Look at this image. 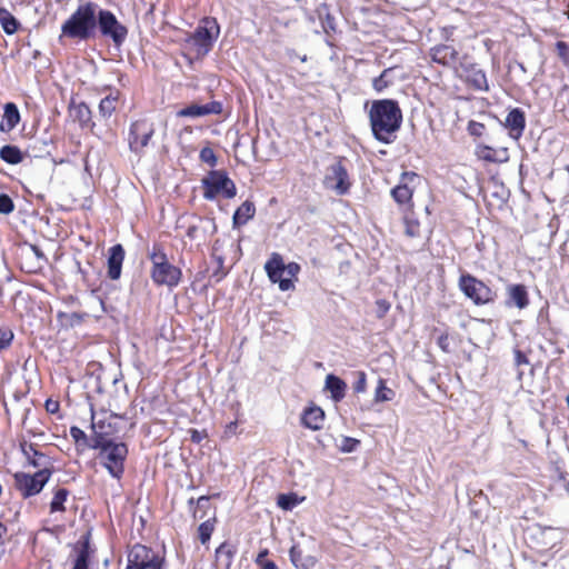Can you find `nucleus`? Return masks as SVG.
Returning a JSON list of instances; mask_svg holds the SVG:
<instances>
[{
	"label": "nucleus",
	"instance_id": "nucleus-11",
	"mask_svg": "<svg viewBox=\"0 0 569 569\" xmlns=\"http://www.w3.org/2000/svg\"><path fill=\"white\" fill-rule=\"evenodd\" d=\"M323 184L327 189L336 191L337 194H346L349 191L351 183L348 171L340 161L327 168Z\"/></svg>",
	"mask_w": 569,
	"mask_h": 569
},
{
	"label": "nucleus",
	"instance_id": "nucleus-51",
	"mask_svg": "<svg viewBox=\"0 0 569 569\" xmlns=\"http://www.w3.org/2000/svg\"><path fill=\"white\" fill-rule=\"evenodd\" d=\"M390 309V303L385 300L380 299L376 302V316L377 318L381 319L383 318Z\"/></svg>",
	"mask_w": 569,
	"mask_h": 569
},
{
	"label": "nucleus",
	"instance_id": "nucleus-2",
	"mask_svg": "<svg viewBox=\"0 0 569 569\" xmlns=\"http://www.w3.org/2000/svg\"><path fill=\"white\" fill-rule=\"evenodd\" d=\"M102 428L100 427V429ZM88 447L99 450V463L108 470L112 478L119 480L123 476L128 447L124 442L114 441L111 431L98 430L97 436L90 437Z\"/></svg>",
	"mask_w": 569,
	"mask_h": 569
},
{
	"label": "nucleus",
	"instance_id": "nucleus-48",
	"mask_svg": "<svg viewBox=\"0 0 569 569\" xmlns=\"http://www.w3.org/2000/svg\"><path fill=\"white\" fill-rule=\"evenodd\" d=\"M13 339V333L8 328H0V350L7 348Z\"/></svg>",
	"mask_w": 569,
	"mask_h": 569
},
{
	"label": "nucleus",
	"instance_id": "nucleus-45",
	"mask_svg": "<svg viewBox=\"0 0 569 569\" xmlns=\"http://www.w3.org/2000/svg\"><path fill=\"white\" fill-rule=\"evenodd\" d=\"M359 440L350 437H343L341 440V445L339 446L340 450L343 452H352L356 450L359 445Z\"/></svg>",
	"mask_w": 569,
	"mask_h": 569
},
{
	"label": "nucleus",
	"instance_id": "nucleus-19",
	"mask_svg": "<svg viewBox=\"0 0 569 569\" xmlns=\"http://www.w3.org/2000/svg\"><path fill=\"white\" fill-rule=\"evenodd\" d=\"M124 259V250L121 244L110 248L108 257V276L112 280L120 278L122 262Z\"/></svg>",
	"mask_w": 569,
	"mask_h": 569
},
{
	"label": "nucleus",
	"instance_id": "nucleus-47",
	"mask_svg": "<svg viewBox=\"0 0 569 569\" xmlns=\"http://www.w3.org/2000/svg\"><path fill=\"white\" fill-rule=\"evenodd\" d=\"M357 380L353 383V390L357 393L365 392L367 388V379L366 373L363 371H357L356 372Z\"/></svg>",
	"mask_w": 569,
	"mask_h": 569
},
{
	"label": "nucleus",
	"instance_id": "nucleus-17",
	"mask_svg": "<svg viewBox=\"0 0 569 569\" xmlns=\"http://www.w3.org/2000/svg\"><path fill=\"white\" fill-rule=\"evenodd\" d=\"M431 58L437 63L456 68L459 61V52L450 44H441L431 50Z\"/></svg>",
	"mask_w": 569,
	"mask_h": 569
},
{
	"label": "nucleus",
	"instance_id": "nucleus-34",
	"mask_svg": "<svg viewBox=\"0 0 569 569\" xmlns=\"http://www.w3.org/2000/svg\"><path fill=\"white\" fill-rule=\"evenodd\" d=\"M395 391L386 386L383 379H379L375 391V401L386 402L392 400Z\"/></svg>",
	"mask_w": 569,
	"mask_h": 569
},
{
	"label": "nucleus",
	"instance_id": "nucleus-41",
	"mask_svg": "<svg viewBox=\"0 0 569 569\" xmlns=\"http://www.w3.org/2000/svg\"><path fill=\"white\" fill-rule=\"evenodd\" d=\"M198 531L200 541L206 543L210 539L213 531V523L210 520H207L199 526Z\"/></svg>",
	"mask_w": 569,
	"mask_h": 569
},
{
	"label": "nucleus",
	"instance_id": "nucleus-42",
	"mask_svg": "<svg viewBox=\"0 0 569 569\" xmlns=\"http://www.w3.org/2000/svg\"><path fill=\"white\" fill-rule=\"evenodd\" d=\"M268 550L261 551L256 559L258 566L261 569H278L277 565L273 561L267 559Z\"/></svg>",
	"mask_w": 569,
	"mask_h": 569
},
{
	"label": "nucleus",
	"instance_id": "nucleus-6",
	"mask_svg": "<svg viewBox=\"0 0 569 569\" xmlns=\"http://www.w3.org/2000/svg\"><path fill=\"white\" fill-rule=\"evenodd\" d=\"M220 33V28L214 18L207 17L203 18L190 38L192 44L197 48L196 51L198 54H207L214 41L217 40Z\"/></svg>",
	"mask_w": 569,
	"mask_h": 569
},
{
	"label": "nucleus",
	"instance_id": "nucleus-12",
	"mask_svg": "<svg viewBox=\"0 0 569 569\" xmlns=\"http://www.w3.org/2000/svg\"><path fill=\"white\" fill-rule=\"evenodd\" d=\"M264 270L272 283H278L281 291H289L295 288L290 278H284V261L278 252L271 253L264 264Z\"/></svg>",
	"mask_w": 569,
	"mask_h": 569
},
{
	"label": "nucleus",
	"instance_id": "nucleus-54",
	"mask_svg": "<svg viewBox=\"0 0 569 569\" xmlns=\"http://www.w3.org/2000/svg\"><path fill=\"white\" fill-rule=\"evenodd\" d=\"M483 128L485 127H483L482 123H479V122H476V121H471L469 123V131L473 136H480L482 133Z\"/></svg>",
	"mask_w": 569,
	"mask_h": 569
},
{
	"label": "nucleus",
	"instance_id": "nucleus-9",
	"mask_svg": "<svg viewBox=\"0 0 569 569\" xmlns=\"http://www.w3.org/2000/svg\"><path fill=\"white\" fill-rule=\"evenodd\" d=\"M162 561L152 549L134 545L128 555L127 569H162Z\"/></svg>",
	"mask_w": 569,
	"mask_h": 569
},
{
	"label": "nucleus",
	"instance_id": "nucleus-7",
	"mask_svg": "<svg viewBox=\"0 0 569 569\" xmlns=\"http://www.w3.org/2000/svg\"><path fill=\"white\" fill-rule=\"evenodd\" d=\"M204 192L203 197L213 200L218 194H223L231 199L236 196L237 189L233 181L223 171H211L208 177L202 180Z\"/></svg>",
	"mask_w": 569,
	"mask_h": 569
},
{
	"label": "nucleus",
	"instance_id": "nucleus-59",
	"mask_svg": "<svg viewBox=\"0 0 569 569\" xmlns=\"http://www.w3.org/2000/svg\"><path fill=\"white\" fill-rule=\"evenodd\" d=\"M69 318L71 325L80 323L82 320V316L76 312L71 313Z\"/></svg>",
	"mask_w": 569,
	"mask_h": 569
},
{
	"label": "nucleus",
	"instance_id": "nucleus-16",
	"mask_svg": "<svg viewBox=\"0 0 569 569\" xmlns=\"http://www.w3.org/2000/svg\"><path fill=\"white\" fill-rule=\"evenodd\" d=\"M222 111L220 102L212 101L206 104H190L177 112L178 117L181 118H199L208 114H219Z\"/></svg>",
	"mask_w": 569,
	"mask_h": 569
},
{
	"label": "nucleus",
	"instance_id": "nucleus-28",
	"mask_svg": "<svg viewBox=\"0 0 569 569\" xmlns=\"http://www.w3.org/2000/svg\"><path fill=\"white\" fill-rule=\"evenodd\" d=\"M0 158L9 164H18L23 161L21 150L11 144H6L0 149Z\"/></svg>",
	"mask_w": 569,
	"mask_h": 569
},
{
	"label": "nucleus",
	"instance_id": "nucleus-39",
	"mask_svg": "<svg viewBox=\"0 0 569 569\" xmlns=\"http://www.w3.org/2000/svg\"><path fill=\"white\" fill-rule=\"evenodd\" d=\"M20 266L21 269L27 273H37L39 270L43 268L42 263H40L39 260H27V258L22 257V254L20 256Z\"/></svg>",
	"mask_w": 569,
	"mask_h": 569
},
{
	"label": "nucleus",
	"instance_id": "nucleus-18",
	"mask_svg": "<svg viewBox=\"0 0 569 569\" xmlns=\"http://www.w3.org/2000/svg\"><path fill=\"white\" fill-rule=\"evenodd\" d=\"M505 126L509 130L511 138L516 140L519 139L522 136L526 126L523 111H521L519 108L512 109L505 120Z\"/></svg>",
	"mask_w": 569,
	"mask_h": 569
},
{
	"label": "nucleus",
	"instance_id": "nucleus-21",
	"mask_svg": "<svg viewBox=\"0 0 569 569\" xmlns=\"http://www.w3.org/2000/svg\"><path fill=\"white\" fill-rule=\"evenodd\" d=\"M290 560L297 569H312L316 565V558L298 546L293 545L289 551Z\"/></svg>",
	"mask_w": 569,
	"mask_h": 569
},
{
	"label": "nucleus",
	"instance_id": "nucleus-24",
	"mask_svg": "<svg viewBox=\"0 0 569 569\" xmlns=\"http://www.w3.org/2000/svg\"><path fill=\"white\" fill-rule=\"evenodd\" d=\"M466 80L477 90L487 91L489 89L485 71L476 67L467 70Z\"/></svg>",
	"mask_w": 569,
	"mask_h": 569
},
{
	"label": "nucleus",
	"instance_id": "nucleus-33",
	"mask_svg": "<svg viewBox=\"0 0 569 569\" xmlns=\"http://www.w3.org/2000/svg\"><path fill=\"white\" fill-rule=\"evenodd\" d=\"M391 196L399 204L409 202L412 198V190L407 184H398L391 190Z\"/></svg>",
	"mask_w": 569,
	"mask_h": 569
},
{
	"label": "nucleus",
	"instance_id": "nucleus-32",
	"mask_svg": "<svg viewBox=\"0 0 569 569\" xmlns=\"http://www.w3.org/2000/svg\"><path fill=\"white\" fill-rule=\"evenodd\" d=\"M501 153H503V158L498 156V152L487 146L479 147L477 150V154L480 159L488 161V162H502L507 160L506 150H503Z\"/></svg>",
	"mask_w": 569,
	"mask_h": 569
},
{
	"label": "nucleus",
	"instance_id": "nucleus-20",
	"mask_svg": "<svg viewBox=\"0 0 569 569\" xmlns=\"http://www.w3.org/2000/svg\"><path fill=\"white\" fill-rule=\"evenodd\" d=\"M20 121V112L13 102L4 104L2 120L0 122V131L8 133L12 131Z\"/></svg>",
	"mask_w": 569,
	"mask_h": 569
},
{
	"label": "nucleus",
	"instance_id": "nucleus-10",
	"mask_svg": "<svg viewBox=\"0 0 569 569\" xmlns=\"http://www.w3.org/2000/svg\"><path fill=\"white\" fill-rule=\"evenodd\" d=\"M51 475V470H39L33 475L18 472L14 476L16 487L24 498L38 495Z\"/></svg>",
	"mask_w": 569,
	"mask_h": 569
},
{
	"label": "nucleus",
	"instance_id": "nucleus-27",
	"mask_svg": "<svg viewBox=\"0 0 569 569\" xmlns=\"http://www.w3.org/2000/svg\"><path fill=\"white\" fill-rule=\"evenodd\" d=\"M70 116L74 121H78L83 127L91 120V110L83 102L78 104L72 103L70 106Z\"/></svg>",
	"mask_w": 569,
	"mask_h": 569
},
{
	"label": "nucleus",
	"instance_id": "nucleus-3",
	"mask_svg": "<svg viewBox=\"0 0 569 569\" xmlns=\"http://www.w3.org/2000/svg\"><path fill=\"white\" fill-rule=\"evenodd\" d=\"M97 9L98 4L93 2H87L86 4L79 6L70 18L62 24V34L80 40L91 38L97 29Z\"/></svg>",
	"mask_w": 569,
	"mask_h": 569
},
{
	"label": "nucleus",
	"instance_id": "nucleus-1",
	"mask_svg": "<svg viewBox=\"0 0 569 569\" xmlns=\"http://www.w3.org/2000/svg\"><path fill=\"white\" fill-rule=\"evenodd\" d=\"M373 137L383 143H391L402 123V111L391 99L375 100L368 112Z\"/></svg>",
	"mask_w": 569,
	"mask_h": 569
},
{
	"label": "nucleus",
	"instance_id": "nucleus-50",
	"mask_svg": "<svg viewBox=\"0 0 569 569\" xmlns=\"http://www.w3.org/2000/svg\"><path fill=\"white\" fill-rule=\"evenodd\" d=\"M100 427H103L101 429V431H111L112 432V436L114 435L116 432V429L112 427L111 422H106V421H92V436H97L98 433V430H100Z\"/></svg>",
	"mask_w": 569,
	"mask_h": 569
},
{
	"label": "nucleus",
	"instance_id": "nucleus-43",
	"mask_svg": "<svg viewBox=\"0 0 569 569\" xmlns=\"http://www.w3.org/2000/svg\"><path fill=\"white\" fill-rule=\"evenodd\" d=\"M14 209V204L12 199L4 193L0 194V213L8 214L12 212Z\"/></svg>",
	"mask_w": 569,
	"mask_h": 569
},
{
	"label": "nucleus",
	"instance_id": "nucleus-44",
	"mask_svg": "<svg viewBox=\"0 0 569 569\" xmlns=\"http://www.w3.org/2000/svg\"><path fill=\"white\" fill-rule=\"evenodd\" d=\"M200 159L210 167H214L217 163V157L211 148H203L200 151Z\"/></svg>",
	"mask_w": 569,
	"mask_h": 569
},
{
	"label": "nucleus",
	"instance_id": "nucleus-40",
	"mask_svg": "<svg viewBox=\"0 0 569 569\" xmlns=\"http://www.w3.org/2000/svg\"><path fill=\"white\" fill-rule=\"evenodd\" d=\"M299 503L297 495H280L278 506L284 510H291Z\"/></svg>",
	"mask_w": 569,
	"mask_h": 569
},
{
	"label": "nucleus",
	"instance_id": "nucleus-56",
	"mask_svg": "<svg viewBox=\"0 0 569 569\" xmlns=\"http://www.w3.org/2000/svg\"><path fill=\"white\" fill-rule=\"evenodd\" d=\"M58 408H59V405H58L57 401L48 400L46 402V409H47L48 412L53 413V412H56L58 410Z\"/></svg>",
	"mask_w": 569,
	"mask_h": 569
},
{
	"label": "nucleus",
	"instance_id": "nucleus-53",
	"mask_svg": "<svg viewBox=\"0 0 569 569\" xmlns=\"http://www.w3.org/2000/svg\"><path fill=\"white\" fill-rule=\"evenodd\" d=\"M528 358L520 351L515 350V365L520 368L522 365H528Z\"/></svg>",
	"mask_w": 569,
	"mask_h": 569
},
{
	"label": "nucleus",
	"instance_id": "nucleus-23",
	"mask_svg": "<svg viewBox=\"0 0 569 569\" xmlns=\"http://www.w3.org/2000/svg\"><path fill=\"white\" fill-rule=\"evenodd\" d=\"M346 382L335 375H328L326 377V389L331 392V397L335 401H340L346 393Z\"/></svg>",
	"mask_w": 569,
	"mask_h": 569
},
{
	"label": "nucleus",
	"instance_id": "nucleus-55",
	"mask_svg": "<svg viewBox=\"0 0 569 569\" xmlns=\"http://www.w3.org/2000/svg\"><path fill=\"white\" fill-rule=\"evenodd\" d=\"M438 346H439L443 351H447V350H448V336H447V335H441V336L438 338Z\"/></svg>",
	"mask_w": 569,
	"mask_h": 569
},
{
	"label": "nucleus",
	"instance_id": "nucleus-58",
	"mask_svg": "<svg viewBox=\"0 0 569 569\" xmlns=\"http://www.w3.org/2000/svg\"><path fill=\"white\" fill-rule=\"evenodd\" d=\"M557 49H558L560 56H565L568 51V46L565 42L559 41L557 43Z\"/></svg>",
	"mask_w": 569,
	"mask_h": 569
},
{
	"label": "nucleus",
	"instance_id": "nucleus-5",
	"mask_svg": "<svg viewBox=\"0 0 569 569\" xmlns=\"http://www.w3.org/2000/svg\"><path fill=\"white\" fill-rule=\"evenodd\" d=\"M458 287L476 306L493 303L498 296L497 291L470 273L460 276Z\"/></svg>",
	"mask_w": 569,
	"mask_h": 569
},
{
	"label": "nucleus",
	"instance_id": "nucleus-62",
	"mask_svg": "<svg viewBox=\"0 0 569 569\" xmlns=\"http://www.w3.org/2000/svg\"><path fill=\"white\" fill-rule=\"evenodd\" d=\"M523 372L521 370L518 371V379L520 380L521 377H522Z\"/></svg>",
	"mask_w": 569,
	"mask_h": 569
},
{
	"label": "nucleus",
	"instance_id": "nucleus-61",
	"mask_svg": "<svg viewBox=\"0 0 569 569\" xmlns=\"http://www.w3.org/2000/svg\"><path fill=\"white\" fill-rule=\"evenodd\" d=\"M192 440L198 441V442L200 441V436H199L198 431H196V430L193 431Z\"/></svg>",
	"mask_w": 569,
	"mask_h": 569
},
{
	"label": "nucleus",
	"instance_id": "nucleus-64",
	"mask_svg": "<svg viewBox=\"0 0 569 569\" xmlns=\"http://www.w3.org/2000/svg\"><path fill=\"white\" fill-rule=\"evenodd\" d=\"M565 169L569 173V164H567Z\"/></svg>",
	"mask_w": 569,
	"mask_h": 569
},
{
	"label": "nucleus",
	"instance_id": "nucleus-31",
	"mask_svg": "<svg viewBox=\"0 0 569 569\" xmlns=\"http://www.w3.org/2000/svg\"><path fill=\"white\" fill-rule=\"evenodd\" d=\"M396 68H387L385 69L381 74L373 79L372 87L376 91L381 92L393 83V77L392 73L395 72Z\"/></svg>",
	"mask_w": 569,
	"mask_h": 569
},
{
	"label": "nucleus",
	"instance_id": "nucleus-13",
	"mask_svg": "<svg viewBox=\"0 0 569 569\" xmlns=\"http://www.w3.org/2000/svg\"><path fill=\"white\" fill-rule=\"evenodd\" d=\"M154 132L153 124L146 119L138 120L131 124L129 133V146L134 152H140L148 146Z\"/></svg>",
	"mask_w": 569,
	"mask_h": 569
},
{
	"label": "nucleus",
	"instance_id": "nucleus-4",
	"mask_svg": "<svg viewBox=\"0 0 569 569\" xmlns=\"http://www.w3.org/2000/svg\"><path fill=\"white\" fill-rule=\"evenodd\" d=\"M152 263L150 271L151 279L158 286L176 287L181 279V270L169 262L162 247L154 243L148 252Z\"/></svg>",
	"mask_w": 569,
	"mask_h": 569
},
{
	"label": "nucleus",
	"instance_id": "nucleus-26",
	"mask_svg": "<svg viewBox=\"0 0 569 569\" xmlns=\"http://www.w3.org/2000/svg\"><path fill=\"white\" fill-rule=\"evenodd\" d=\"M233 548L227 542L221 543L216 550V565L219 568L229 569L232 563Z\"/></svg>",
	"mask_w": 569,
	"mask_h": 569
},
{
	"label": "nucleus",
	"instance_id": "nucleus-38",
	"mask_svg": "<svg viewBox=\"0 0 569 569\" xmlns=\"http://www.w3.org/2000/svg\"><path fill=\"white\" fill-rule=\"evenodd\" d=\"M89 543L84 542L74 560L72 569H88Z\"/></svg>",
	"mask_w": 569,
	"mask_h": 569
},
{
	"label": "nucleus",
	"instance_id": "nucleus-15",
	"mask_svg": "<svg viewBox=\"0 0 569 569\" xmlns=\"http://www.w3.org/2000/svg\"><path fill=\"white\" fill-rule=\"evenodd\" d=\"M529 295L525 284L511 283L506 287V307H516L522 310L529 306Z\"/></svg>",
	"mask_w": 569,
	"mask_h": 569
},
{
	"label": "nucleus",
	"instance_id": "nucleus-25",
	"mask_svg": "<svg viewBox=\"0 0 569 569\" xmlns=\"http://www.w3.org/2000/svg\"><path fill=\"white\" fill-rule=\"evenodd\" d=\"M256 212L254 204L250 201H244L234 212L232 221L233 227L246 224Z\"/></svg>",
	"mask_w": 569,
	"mask_h": 569
},
{
	"label": "nucleus",
	"instance_id": "nucleus-57",
	"mask_svg": "<svg viewBox=\"0 0 569 569\" xmlns=\"http://www.w3.org/2000/svg\"><path fill=\"white\" fill-rule=\"evenodd\" d=\"M209 498L208 497H200L198 500H197V509H204L209 506Z\"/></svg>",
	"mask_w": 569,
	"mask_h": 569
},
{
	"label": "nucleus",
	"instance_id": "nucleus-60",
	"mask_svg": "<svg viewBox=\"0 0 569 569\" xmlns=\"http://www.w3.org/2000/svg\"><path fill=\"white\" fill-rule=\"evenodd\" d=\"M7 533V528L0 522V545H3V538Z\"/></svg>",
	"mask_w": 569,
	"mask_h": 569
},
{
	"label": "nucleus",
	"instance_id": "nucleus-49",
	"mask_svg": "<svg viewBox=\"0 0 569 569\" xmlns=\"http://www.w3.org/2000/svg\"><path fill=\"white\" fill-rule=\"evenodd\" d=\"M70 435L77 443H79L80 441H83V443L86 446H88V443L90 442V438H88V436L84 433V431L78 427H71Z\"/></svg>",
	"mask_w": 569,
	"mask_h": 569
},
{
	"label": "nucleus",
	"instance_id": "nucleus-8",
	"mask_svg": "<svg viewBox=\"0 0 569 569\" xmlns=\"http://www.w3.org/2000/svg\"><path fill=\"white\" fill-rule=\"evenodd\" d=\"M97 26L103 36L112 39L116 46H120L124 42L128 29L117 20L111 11L98 8Z\"/></svg>",
	"mask_w": 569,
	"mask_h": 569
},
{
	"label": "nucleus",
	"instance_id": "nucleus-14",
	"mask_svg": "<svg viewBox=\"0 0 569 569\" xmlns=\"http://www.w3.org/2000/svg\"><path fill=\"white\" fill-rule=\"evenodd\" d=\"M20 448L30 466L39 468V470H53L51 458L47 453L39 451L34 443L22 441Z\"/></svg>",
	"mask_w": 569,
	"mask_h": 569
},
{
	"label": "nucleus",
	"instance_id": "nucleus-30",
	"mask_svg": "<svg viewBox=\"0 0 569 569\" xmlns=\"http://www.w3.org/2000/svg\"><path fill=\"white\" fill-rule=\"evenodd\" d=\"M118 94L110 93L99 103V113L102 118L108 119L112 116L117 108Z\"/></svg>",
	"mask_w": 569,
	"mask_h": 569
},
{
	"label": "nucleus",
	"instance_id": "nucleus-52",
	"mask_svg": "<svg viewBox=\"0 0 569 569\" xmlns=\"http://www.w3.org/2000/svg\"><path fill=\"white\" fill-rule=\"evenodd\" d=\"M300 271V266L296 262H289L288 264L284 263V274H287V278H296L297 274Z\"/></svg>",
	"mask_w": 569,
	"mask_h": 569
},
{
	"label": "nucleus",
	"instance_id": "nucleus-36",
	"mask_svg": "<svg viewBox=\"0 0 569 569\" xmlns=\"http://www.w3.org/2000/svg\"><path fill=\"white\" fill-rule=\"evenodd\" d=\"M69 495V491L64 488H60L56 491L53 499L50 503V511L57 512V511H64V501L67 500V497Z\"/></svg>",
	"mask_w": 569,
	"mask_h": 569
},
{
	"label": "nucleus",
	"instance_id": "nucleus-46",
	"mask_svg": "<svg viewBox=\"0 0 569 569\" xmlns=\"http://www.w3.org/2000/svg\"><path fill=\"white\" fill-rule=\"evenodd\" d=\"M405 232L408 237L415 238L420 236V224L415 220H406Z\"/></svg>",
	"mask_w": 569,
	"mask_h": 569
},
{
	"label": "nucleus",
	"instance_id": "nucleus-35",
	"mask_svg": "<svg viewBox=\"0 0 569 569\" xmlns=\"http://www.w3.org/2000/svg\"><path fill=\"white\" fill-rule=\"evenodd\" d=\"M21 252H22V257H26L27 260H32V259H34L36 261L39 260L40 263H42V267L47 262V257L44 256V253L40 250L39 247H37L34 244H28L27 247L21 249Z\"/></svg>",
	"mask_w": 569,
	"mask_h": 569
},
{
	"label": "nucleus",
	"instance_id": "nucleus-63",
	"mask_svg": "<svg viewBox=\"0 0 569 569\" xmlns=\"http://www.w3.org/2000/svg\"><path fill=\"white\" fill-rule=\"evenodd\" d=\"M566 490L569 493V482L566 485Z\"/></svg>",
	"mask_w": 569,
	"mask_h": 569
},
{
	"label": "nucleus",
	"instance_id": "nucleus-37",
	"mask_svg": "<svg viewBox=\"0 0 569 569\" xmlns=\"http://www.w3.org/2000/svg\"><path fill=\"white\" fill-rule=\"evenodd\" d=\"M209 226H213L210 220L199 219V224H190L187 229V237L191 240H196L199 238V232L206 231Z\"/></svg>",
	"mask_w": 569,
	"mask_h": 569
},
{
	"label": "nucleus",
	"instance_id": "nucleus-22",
	"mask_svg": "<svg viewBox=\"0 0 569 569\" xmlns=\"http://www.w3.org/2000/svg\"><path fill=\"white\" fill-rule=\"evenodd\" d=\"M301 421L306 428L319 430L325 421V412L319 407H310L303 411Z\"/></svg>",
	"mask_w": 569,
	"mask_h": 569
},
{
	"label": "nucleus",
	"instance_id": "nucleus-29",
	"mask_svg": "<svg viewBox=\"0 0 569 569\" xmlns=\"http://www.w3.org/2000/svg\"><path fill=\"white\" fill-rule=\"evenodd\" d=\"M0 24L8 34H13L20 26L19 21L4 8H0Z\"/></svg>",
	"mask_w": 569,
	"mask_h": 569
}]
</instances>
